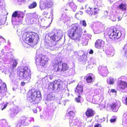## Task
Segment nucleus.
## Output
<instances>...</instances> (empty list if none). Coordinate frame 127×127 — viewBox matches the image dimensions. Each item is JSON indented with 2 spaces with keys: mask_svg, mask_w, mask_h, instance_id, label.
<instances>
[{
  "mask_svg": "<svg viewBox=\"0 0 127 127\" xmlns=\"http://www.w3.org/2000/svg\"><path fill=\"white\" fill-rule=\"evenodd\" d=\"M72 122L74 124V127H83L82 123L77 119L73 120Z\"/></svg>",
  "mask_w": 127,
  "mask_h": 127,
  "instance_id": "obj_18",
  "label": "nucleus"
},
{
  "mask_svg": "<svg viewBox=\"0 0 127 127\" xmlns=\"http://www.w3.org/2000/svg\"><path fill=\"white\" fill-rule=\"evenodd\" d=\"M96 29H95V30L94 32H95V33H96L97 34L98 33H99L100 32V31H98V32H96Z\"/></svg>",
  "mask_w": 127,
  "mask_h": 127,
  "instance_id": "obj_43",
  "label": "nucleus"
},
{
  "mask_svg": "<svg viewBox=\"0 0 127 127\" xmlns=\"http://www.w3.org/2000/svg\"><path fill=\"white\" fill-rule=\"evenodd\" d=\"M100 10L98 7H96L90 8L89 10L86 11V12L89 15H96L99 13Z\"/></svg>",
  "mask_w": 127,
  "mask_h": 127,
  "instance_id": "obj_9",
  "label": "nucleus"
},
{
  "mask_svg": "<svg viewBox=\"0 0 127 127\" xmlns=\"http://www.w3.org/2000/svg\"><path fill=\"white\" fill-rule=\"evenodd\" d=\"M119 106L117 103H113L110 105V107L112 111L114 112H116L118 110Z\"/></svg>",
  "mask_w": 127,
  "mask_h": 127,
  "instance_id": "obj_20",
  "label": "nucleus"
},
{
  "mask_svg": "<svg viewBox=\"0 0 127 127\" xmlns=\"http://www.w3.org/2000/svg\"><path fill=\"white\" fill-rule=\"evenodd\" d=\"M15 112H14V113H15L16 112V114L18 113L19 112V111H16V110H15Z\"/></svg>",
  "mask_w": 127,
  "mask_h": 127,
  "instance_id": "obj_49",
  "label": "nucleus"
},
{
  "mask_svg": "<svg viewBox=\"0 0 127 127\" xmlns=\"http://www.w3.org/2000/svg\"><path fill=\"white\" fill-rule=\"evenodd\" d=\"M94 127H102L100 124H97L94 125Z\"/></svg>",
  "mask_w": 127,
  "mask_h": 127,
  "instance_id": "obj_39",
  "label": "nucleus"
},
{
  "mask_svg": "<svg viewBox=\"0 0 127 127\" xmlns=\"http://www.w3.org/2000/svg\"><path fill=\"white\" fill-rule=\"evenodd\" d=\"M53 116L51 115H48V116H47L46 119L48 120H51Z\"/></svg>",
  "mask_w": 127,
  "mask_h": 127,
  "instance_id": "obj_37",
  "label": "nucleus"
},
{
  "mask_svg": "<svg viewBox=\"0 0 127 127\" xmlns=\"http://www.w3.org/2000/svg\"><path fill=\"white\" fill-rule=\"evenodd\" d=\"M93 51L92 49H91L89 52L90 54H93Z\"/></svg>",
  "mask_w": 127,
  "mask_h": 127,
  "instance_id": "obj_42",
  "label": "nucleus"
},
{
  "mask_svg": "<svg viewBox=\"0 0 127 127\" xmlns=\"http://www.w3.org/2000/svg\"><path fill=\"white\" fill-rule=\"evenodd\" d=\"M114 78L111 77L109 78V79L107 80V83L109 82V84L110 85H113L114 83Z\"/></svg>",
  "mask_w": 127,
  "mask_h": 127,
  "instance_id": "obj_27",
  "label": "nucleus"
},
{
  "mask_svg": "<svg viewBox=\"0 0 127 127\" xmlns=\"http://www.w3.org/2000/svg\"><path fill=\"white\" fill-rule=\"evenodd\" d=\"M77 95L78 96V97L75 98V100L76 102L78 103H80L81 98V95Z\"/></svg>",
  "mask_w": 127,
  "mask_h": 127,
  "instance_id": "obj_30",
  "label": "nucleus"
},
{
  "mask_svg": "<svg viewBox=\"0 0 127 127\" xmlns=\"http://www.w3.org/2000/svg\"><path fill=\"white\" fill-rule=\"evenodd\" d=\"M111 92L112 93H117V91L115 89H112L111 90Z\"/></svg>",
  "mask_w": 127,
  "mask_h": 127,
  "instance_id": "obj_40",
  "label": "nucleus"
},
{
  "mask_svg": "<svg viewBox=\"0 0 127 127\" xmlns=\"http://www.w3.org/2000/svg\"><path fill=\"white\" fill-rule=\"evenodd\" d=\"M85 115L88 118L92 117L94 116L95 112L92 109L88 108L85 112Z\"/></svg>",
  "mask_w": 127,
  "mask_h": 127,
  "instance_id": "obj_12",
  "label": "nucleus"
},
{
  "mask_svg": "<svg viewBox=\"0 0 127 127\" xmlns=\"http://www.w3.org/2000/svg\"><path fill=\"white\" fill-rule=\"evenodd\" d=\"M48 13L47 12H43V15H47Z\"/></svg>",
  "mask_w": 127,
  "mask_h": 127,
  "instance_id": "obj_47",
  "label": "nucleus"
},
{
  "mask_svg": "<svg viewBox=\"0 0 127 127\" xmlns=\"http://www.w3.org/2000/svg\"><path fill=\"white\" fill-rule=\"evenodd\" d=\"M7 105V104H5L4 105L3 107L1 109V110H3L5 108Z\"/></svg>",
  "mask_w": 127,
  "mask_h": 127,
  "instance_id": "obj_41",
  "label": "nucleus"
},
{
  "mask_svg": "<svg viewBox=\"0 0 127 127\" xmlns=\"http://www.w3.org/2000/svg\"><path fill=\"white\" fill-rule=\"evenodd\" d=\"M104 41L101 39H98L96 40L95 43V47L98 49H100L103 45Z\"/></svg>",
  "mask_w": 127,
  "mask_h": 127,
  "instance_id": "obj_16",
  "label": "nucleus"
},
{
  "mask_svg": "<svg viewBox=\"0 0 127 127\" xmlns=\"http://www.w3.org/2000/svg\"><path fill=\"white\" fill-rule=\"evenodd\" d=\"M37 5V4L35 1H34L29 6V9H32L35 7Z\"/></svg>",
  "mask_w": 127,
  "mask_h": 127,
  "instance_id": "obj_25",
  "label": "nucleus"
},
{
  "mask_svg": "<svg viewBox=\"0 0 127 127\" xmlns=\"http://www.w3.org/2000/svg\"><path fill=\"white\" fill-rule=\"evenodd\" d=\"M69 68L67 64L66 63H63L62 64V67L61 71L64 72L67 71Z\"/></svg>",
  "mask_w": 127,
  "mask_h": 127,
  "instance_id": "obj_22",
  "label": "nucleus"
},
{
  "mask_svg": "<svg viewBox=\"0 0 127 127\" xmlns=\"http://www.w3.org/2000/svg\"><path fill=\"white\" fill-rule=\"evenodd\" d=\"M7 124L5 121L2 120L0 122V127H5Z\"/></svg>",
  "mask_w": 127,
  "mask_h": 127,
  "instance_id": "obj_28",
  "label": "nucleus"
},
{
  "mask_svg": "<svg viewBox=\"0 0 127 127\" xmlns=\"http://www.w3.org/2000/svg\"><path fill=\"white\" fill-rule=\"evenodd\" d=\"M17 16L19 18L20 17H21V15L20 14H18Z\"/></svg>",
  "mask_w": 127,
  "mask_h": 127,
  "instance_id": "obj_46",
  "label": "nucleus"
},
{
  "mask_svg": "<svg viewBox=\"0 0 127 127\" xmlns=\"http://www.w3.org/2000/svg\"><path fill=\"white\" fill-rule=\"evenodd\" d=\"M25 0H18V1L19 2H22V1H24Z\"/></svg>",
  "mask_w": 127,
  "mask_h": 127,
  "instance_id": "obj_48",
  "label": "nucleus"
},
{
  "mask_svg": "<svg viewBox=\"0 0 127 127\" xmlns=\"http://www.w3.org/2000/svg\"><path fill=\"white\" fill-rule=\"evenodd\" d=\"M20 121L22 124V125L25 126L28 123L29 120L27 117L23 116L21 118Z\"/></svg>",
  "mask_w": 127,
  "mask_h": 127,
  "instance_id": "obj_19",
  "label": "nucleus"
},
{
  "mask_svg": "<svg viewBox=\"0 0 127 127\" xmlns=\"http://www.w3.org/2000/svg\"><path fill=\"white\" fill-rule=\"evenodd\" d=\"M18 75L20 77L24 79V81L21 83V86H24L25 84L29 82L31 78V71L27 66L19 68L17 71Z\"/></svg>",
  "mask_w": 127,
  "mask_h": 127,
  "instance_id": "obj_2",
  "label": "nucleus"
},
{
  "mask_svg": "<svg viewBox=\"0 0 127 127\" xmlns=\"http://www.w3.org/2000/svg\"><path fill=\"white\" fill-rule=\"evenodd\" d=\"M33 18L37 19L38 18V16L36 14H33L32 15V16Z\"/></svg>",
  "mask_w": 127,
  "mask_h": 127,
  "instance_id": "obj_36",
  "label": "nucleus"
},
{
  "mask_svg": "<svg viewBox=\"0 0 127 127\" xmlns=\"http://www.w3.org/2000/svg\"><path fill=\"white\" fill-rule=\"evenodd\" d=\"M122 17L121 16H118V21H120L121 20L122 18Z\"/></svg>",
  "mask_w": 127,
  "mask_h": 127,
  "instance_id": "obj_44",
  "label": "nucleus"
},
{
  "mask_svg": "<svg viewBox=\"0 0 127 127\" xmlns=\"http://www.w3.org/2000/svg\"><path fill=\"white\" fill-rule=\"evenodd\" d=\"M28 95L30 102L35 104L38 103L39 98L41 97V94L40 91L31 90L29 92Z\"/></svg>",
  "mask_w": 127,
  "mask_h": 127,
  "instance_id": "obj_4",
  "label": "nucleus"
},
{
  "mask_svg": "<svg viewBox=\"0 0 127 127\" xmlns=\"http://www.w3.org/2000/svg\"><path fill=\"white\" fill-rule=\"evenodd\" d=\"M127 87V83L122 81L117 84V88L120 90H124Z\"/></svg>",
  "mask_w": 127,
  "mask_h": 127,
  "instance_id": "obj_13",
  "label": "nucleus"
},
{
  "mask_svg": "<svg viewBox=\"0 0 127 127\" xmlns=\"http://www.w3.org/2000/svg\"><path fill=\"white\" fill-rule=\"evenodd\" d=\"M17 62L15 60H13L12 66L13 67H15L17 65Z\"/></svg>",
  "mask_w": 127,
  "mask_h": 127,
  "instance_id": "obj_34",
  "label": "nucleus"
},
{
  "mask_svg": "<svg viewBox=\"0 0 127 127\" xmlns=\"http://www.w3.org/2000/svg\"><path fill=\"white\" fill-rule=\"evenodd\" d=\"M64 83L60 80H55L50 82L49 84L48 88L53 91H59L63 88Z\"/></svg>",
  "mask_w": 127,
  "mask_h": 127,
  "instance_id": "obj_6",
  "label": "nucleus"
},
{
  "mask_svg": "<svg viewBox=\"0 0 127 127\" xmlns=\"http://www.w3.org/2000/svg\"><path fill=\"white\" fill-rule=\"evenodd\" d=\"M83 14L82 12L81 11H79L75 15V17L77 18H80Z\"/></svg>",
  "mask_w": 127,
  "mask_h": 127,
  "instance_id": "obj_29",
  "label": "nucleus"
},
{
  "mask_svg": "<svg viewBox=\"0 0 127 127\" xmlns=\"http://www.w3.org/2000/svg\"><path fill=\"white\" fill-rule=\"evenodd\" d=\"M83 91V86L78 84L77 86L75 91V93L76 95H82Z\"/></svg>",
  "mask_w": 127,
  "mask_h": 127,
  "instance_id": "obj_14",
  "label": "nucleus"
},
{
  "mask_svg": "<svg viewBox=\"0 0 127 127\" xmlns=\"http://www.w3.org/2000/svg\"><path fill=\"white\" fill-rule=\"evenodd\" d=\"M6 90V86L5 84L4 83L0 82V94L5 92Z\"/></svg>",
  "mask_w": 127,
  "mask_h": 127,
  "instance_id": "obj_17",
  "label": "nucleus"
},
{
  "mask_svg": "<svg viewBox=\"0 0 127 127\" xmlns=\"http://www.w3.org/2000/svg\"><path fill=\"white\" fill-rule=\"evenodd\" d=\"M116 119L117 118L116 116H114L110 119V121L111 123H114L116 121Z\"/></svg>",
  "mask_w": 127,
  "mask_h": 127,
  "instance_id": "obj_31",
  "label": "nucleus"
},
{
  "mask_svg": "<svg viewBox=\"0 0 127 127\" xmlns=\"http://www.w3.org/2000/svg\"><path fill=\"white\" fill-rule=\"evenodd\" d=\"M48 58L46 56L39 55H37L35 58L36 62L39 64L40 65L44 66L47 64L48 61Z\"/></svg>",
  "mask_w": 127,
  "mask_h": 127,
  "instance_id": "obj_8",
  "label": "nucleus"
},
{
  "mask_svg": "<svg viewBox=\"0 0 127 127\" xmlns=\"http://www.w3.org/2000/svg\"><path fill=\"white\" fill-rule=\"evenodd\" d=\"M69 5L73 10H75L77 8V6L73 2H70L69 3Z\"/></svg>",
  "mask_w": 127,
  "mask_h": 127,
  "instance_id": "obj_26",
  "label": "nucleus"
},
{
  "mask_svg": "<svg viewBox=\"0 0 127 127\" xmlns=\"http://www.w3.org/2000/svg\"><path fill=\"white\" fill-rule=\"evenodd\" d=\"M83 30L79 25H72L68 31L67 35L71 39L76 41H78L81 39Z\"/></svg>",
  "mask_w": 127,
  "mask_h": 127,
  "instance_id": "obj_1",
  "label": "nucleus"
},
{
  "mask_svg": "<svg viewBox=\"0 0 127 127\" xmlns=\"http://www.w3.org/2000/svg\"><path fill=\"white\" fill-rule=\"evenodd\" d=\"M125 103L127 105V96L125 99Z\"/></svg>",
  "mask_w": 127,
  "mask_h": 127,
  "instance_id": "obj_45",
  "label": "nucleus"
},
{
  "mask_svg": "<svg viewBox=\"0 0 127 127\" xmlns=\"http://www.w3.org/2000/svg\"><path fill=\"white\" fill-rule=\"evenodd\" d=\"M74 112L73 111H71L68 112L66 116L68 117L69 119H71L74 118Z\"/></svg>",
  "mask_w": 127,
  "mask_h": 127,
  "instance_id": "obj_23",
  "label": "nucleus"
},
{
  "mask_svg": "<svg viewBox=\"0 0 127 127\" xmlns=\"http://www.w3.org/2000/svg\"><path fill=\"white\" fill-rule=\"evenodd\" d=\"M94 78L93 74L91 73H89L85 76L84 79L87 83H90L93 82Z\"/></svg>",
  "mask_w": 127,
  "mask_h": 127,
  "instance_id": "obj_11",
  "label": "nucleus"
},
{
  "mask_svg": "<svg viewBox=\"0 0 127 127\" xmlns=\"http://www.w3.org/2000/svg\"><path fill=\"white\" fill-rule=\"evenodd\" d=\"M80 24L83 26L85 27L86 26V23L85 20H83L80 22Z\"/></svg>",
  "mask_w": 127,
  "mask_h": 127,
  "instance_id": "obj_32",
  "label": "nucleus"
},
{
  "mask_svg": "<svg viewBox=\"0 0 127 127\" xmlns=\"http://www.w3.org/2000/svg\"><path fill=\"white\" fill-rule=\"evenodd\" d=\"M107 34L109 37L113 40L119 39L122 35L121 32L116 28L109 29Z\"/></svg>",
  "mask_w": 127,
  "mask_h": 127,
  "instance_id": "obj_5",
  "label": "nucleus"
},
{
  "mask_svg": "<svg viewBox=\"0 0 127 127\" xmlns=\"http://www.w3.org/2000/svg\"><path fill=\"white\" fill-rule=\"evenodd\" d=\"M26 37L24 40L25 42L26 43H32L33 42H37V34L32 32H27L26 35Z\"/></svg>",
  "mask_w": 127,
  "mask_h": 127,
  "instance_id": "obj_7",
  "label": "nucleus"
},
{
  "mask_svg": "<svg viewBox=\"0 0 127 127\" xmlns=\"http://www.w3.org/2000/svg\"><path fill=\"white\" fill-rule=\"evenodd\" d=\"M60 39L58 35L54 34L50 37L46 38L45 39V48L51 50H54L57 48L56 42Z\"/></svg>",
  "mask_w": 127,
  "mask_h": 127,
  "instance_id": "obj_3",
  "label": "nucleus"
},
{
  "mask_svg": "<svg viewBox=\"0 0 127 127\" xmlns=\"http://www.w3.org/2000/svg\"><path fill=\"white\" fill-rule=\"evenodd\" d=\"M52 4L50 1H46L45 3H41L40 5V7L42 9L47 8H50L52 7Z\"/></svg>",
  "mask_w": 127,
  "mask_h": 127,
  "instance_id": "obj_10",
  "label": "nucleus"
},
{
  "mask_svg": "<svg viewBox=\"0 0 127 127\" xmlns=\"http://www.w3.org/2000/svg\"><path fill=\"white\" fill-rule=\"evenodd\" d=\"M126 3L124 4L122 3L119 5L117 8L122 10H125L126 9Z\"/></svg>",
  "mask_w": 127,
  "mask_h": 127,
  "instance_id": "obj_21",
  "label": "nucleus"
},
{
  "mask_svg": "<svg viewBox=\"0 0 127 127\" xmlns=\"http://www.w3.org/2000/svg\"><path fill=\"white\" fill-rule=\"evenodd\" d=\"M53 70L56 72L61 71V69L59 67V65L58 64H55L53 66Z\"/></svg>",
  "mask_w": 127,
  "mask_h": 127,
  "instance_id": "obj_24",
  "label": "nucleus"
},
{
  "mask_svg": "<svg viewBox=\"0 0 127 127\" xmlns=\"http://www.w3.org/2000/svg\"><path fill=\"white\" fill-rule=\"evenodd\" d=\"M124 116L125 117L126 121L127 122V111L125 112L124 114Z\"/></svg>",
  "mask_w": 127,
  "mask_h": 127,
  "instance_id": "obj_38",
  "label": "nucleus"
},
{
  "mask_svg": "<svg viewBox=\"0 0 127 127\" xmlns=\"http://www.w3.org/2000/svg\"><path fill=\"white\" fill-rule=\"evenodd\" d=\"M98 72L100 74H107L108 73L107 68L106 67L99 66L98 68Z\"/></svg>",
  "mask_w": 127,
  "mask_h": 127,
  "instance_id": "obj_15",
  "label": "nucleus"
},
{
  "mask_svg": "<svg viewBox=\"0 0 127 127\" xmlns=\"http://www.w3.org/2000/svg\"><path fill=\"white\" fill-rule=\"evenodd\" d=\"M17 12L16 11H14L12 15V17L14 18H15L17 16Z\"/></svg>",
  "mask_w": 127,
  "mask_h": 127,
  "instance_id": "obj_35",
  "label": "nucleus"
},
{
  "mask_svg": "<svg viewBox=\"0 0 127 127\" xmlns=\"http://www.w3.org/2000/svg\"><path fill=\"white\" fill-rule=\"evenodd\" d=\"M15 127H20L22 125V124L20 121L18 122L17 123L15 124Z\"/></svg>",
  "mask_w": 127,
  "mask_h": 127,
  "instance_id": "obj_33",
  "label": "nucleus"
}]
</instances>
